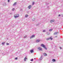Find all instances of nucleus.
Here are the masks:
<instances>
[{"label":"nucleus","instance_id":"obj_1","mask_svg":"<svg viewBox=\"0 0 63 63\" xmlns=\"http://www.w3.org/2000/svg\"><path fill=\"white\" fill-rule=\"evenodd\" d=\"M41 46H42V47H43L44 48H45L46 49H47V48L46 47V46L44 45L43 44H41Z\"/></svg>","mask_w":63,"mask_h":63},{"label":"nucleus","instance_id":"obj_2","mask_svg":"<svg viewBox=\"0 0 63 63\" xmlns=\"http://www.w3.org/2000/svg\"><path fill=\"white\" fill-rule=\"evenodd\" d=\"M34 37H35V35H32V36L30 37V38L31 39H32V38Z\"/></svg>","mask_w":63,"mask_h":63},{"label":"nucleus","instance_id":"obj_3","mask_svg":"<svg viewBox=\"0 0 63 63\" xmlns=\"http://www.w3.org/2000/svg\"><path fill=\"white\" fill-rule=\"evenodd\" d=\"M38 49H39V50H42V48H41V47H39L38 48Z\"/></svg>","mask_w":63,"mask_h":63},{"label":"nucleus","instance_id":"obj_4","mask_svg":"<svg viewBox=\"0 0 63 63\" xmlns=\"http://www.w3.org/2000/svg\"><path fill=\"white\" fill-rule=\"evenodd\" d=\"M30 52L31 53H33V52H34V51H33V50L32 49L31 50Z\"/></svg>","mask_w":63,"mask_h":63},{"label":"nucleus","instance_id":"obj_5","mask_svg":"<svg viewBox=\"0 0 63 63\" xmlns=\"http://www.w3.org/2000/svg\"><path fill=\"white\" fill-rule=\"evenodd\" d=\"M18 15V16H14L15 18H16V17H19V15Z\"/></svg>","mask_w":63,"mask_h":63},{"label":"nucleus","instance_id":"obj_6","mask_svg":"<svg viewBox=\"0 0 63 63\" xmlns=\"http://www.w3.org/2000/svg\"><path fill=\"white\" fill-rule=\"evenodd\" d=\"M54 20H51L50 21V22L51 23H52V22H54Z\"/></svg>","mask_w":63,"mask_h":63},{"label":"nucleus","instance_id":"obj_7","mask_svg":"<svg viewBox=\"0 0 63 63\" xmlns=\"http://www.w3.org/2000/svg\"><path fill=\"white\" fill-rule=\"evenodd\" d=\"M40 41V40H36V42H39Z\"/></svg>","mask_w":63,"mask_h":63},{"label":"nucleus","instance_id":"obj_8","mask_svg":"<svg viewBox=\"0 0 63 63\" xmlns=\"http://www.w3.org/2000/svg\"><path fill=\"white\" fill-rule=\"evenodd\" d=\"M31 7V5H30L28 7V8L29 9H30Z\"/></svg>","mask_w":63,"mask_h":63},{"label":"nucleus","instance_id":"obj_9","mask_svg":"<svg viewBox=\"0 0 63 63\" xmlns=\"http://www.w3.org/2000/svg\"><path fill=\"white\" fill-rule=\"evenodd\" d=\"M16 2L14 3L13 4V6H15V5H16Z\"/></svg>","mask_w":63,"mask_h":63},{"label":"nucleus","instance_id":"obj_10","mask_svg":"<svg viewBox=\"0 0 63 63\" xmlns=\"http://www.w3.org/2000/svg\"><path fill=\"white\" fill-rule=\"evenodd\" d=\"M58 33V32H56L54 33V35H57V34Z\"/></svg>","mask_w":63,"mask_h":63},{"label":"nucleus","instance_id":"obj_11","mask_svg":"<svg viewBox=\"0 0 63 63\" xmlns=\"http://www.w3.org/2000/svg\"><path fill=\"white\" fill-rule=\"evenodd\" d=\"M52 61H53V62H55V59H53Z\"/></svg>","mask_w":63,"mask_h":63},{"label":"nucleus","instance_id":"obj_12","mask_svg":"<svg viewBox=\"0 0 63 63\" xmlns=\"http://www.w3.org/2000/svg\"><path fill=\"white\" fill-rule=\"evenodd\" d=\"M27 59V58H25L24 59V61H26V60Z\"/></svg>","mask_w":63,"mask_h":63},{"label":"nucleus","instance_id":"obj_13","mask_svg":"<svg viewBox=\"0 0 63 63\" xmlns=\"http://www.w3.org/2000/svg\"><path fill=\"white\" fill-rule=\"evenodd\" d=\"M44 56H47V54L46 53L44 54Z\"/></svg>","mask_w":63,"mask_h":63},{"label":"nucleus","instance_id":"obj_14","mask_svg":"<svg viewBox=\"0 0 63 63\" xmlns=\"http://www.w3.org/2000/svg\"><path fill=\"white\" fill-rule=\"evenodd\" d=\"M50 38V39L51 40H52V39H53L52 38V37H50V38Z\"/></svg>","mask_w":63,"mask_h":63},{"label":"nucleus","instance_id":"obj_15","mask_svg":"<svg viewBox=\"0 0 63 63\" xmlns=\"http://www.w3.org/2000/svg\"><path fill=\"white\" fill-rule=\"evenodd\" d=\"M52 31V29H51L49 30V31Z\"/></svg>","mask_w":63,"mask_h":63},{"label":"nucleus","instance_id":"obj_16","mask_svg":"<svg viewBox=\"0 0 63 63\" xmlns=\"http://www.w3.org/2000/svg\"><path fill=\"white\" fill-rule=\"evenodd\" d=\"M50 39V38H48L47 39V40H49Z\"/></svg>","mask_w":63,"mask_h":63},{"label":"nucleus","instance_id":"obj_17","mask_svg":"<svg viewBox=\"0 0 63 63\" xmlns=\"http://www.w3.org/2000/svg\"><path fill=\"white\" fill-rule=\"evenodd\" d=\"M5 42H2V45H4V44H5Z\"/></svg>","mask_w":63,"mask_h":63},{"label":"nucleus","instance_id":"obj_18","mask_svg":"<svg viewBox=\"0 0 63 63\" xmlns=\"http://www.w3.org/2000/svg\"><path fill=\"white\" fill-rule=\"evenodd\" d=\"M28 16V15H26L25 16V17H27V16Z\"/></svg>","mask_w":63,"mask_h":63},{"label":"nucleus","instance_id":"obj_19","mask_svg":"<svg viewBox=\"0 0 63 63\" xmlns=\"http://www.w3.org/2000/svg\"><path fill=\"white\" fill-rule=\"evenodd\" d=\"M14 10H15V8H13L12 9V11H14Z\"/></svg>","mask_w":63,"mask_h":63},{"label":"nucleus","instance_id":"obj_20","mask_svg":"<svg viewBox=\"0 0 63 63\" xmlns=\"http://www.w3.org/2000/svg\"><path fill=\"white\" fill-rule=\"evenodd\" d=\"M15 59V60H16V59H17V57H16V58Z\"/></svg>","mask_w":63,"mask_h":63},{"label":"nucleus","instance_id":"obj_21","mask_svg":"<svg viewBox=\"0 0 63 63\" xmlns=\"http://www.w3.org/2000/svg\"><path fill=\"white\" fill-rule=\"evenodd\" d=\"M45 30H44V31H43V32H45Z\"/></svg>","mask_w":63,"mask_h":63},{"label":"nucleus","instance_id":"obj_22","mask_svg":"<svg viewBox=\"0 0 63 63\" xmlns=\"http://www.w3.org/2000/svg\"><path fill=\"white\" fill-rule=\"evenodd\" d=\"M31 61H33V59H32V60H31Z\"/></svg>","mask_w":63,"mask_h":63},{"label":"nucleus","instance_id":"obj_23","mask_svg":"<svg viewBox=\"0 0 63 63\" xmlns=\"http://www.w3.org/2000/svg\"><path fill=\"white\" fill-rule=\"evenodd\" d=\"M8 2H10V0H8Z\"/></svg>","mask_w":63,"mask_h":63},{"label":"nucleus","instance_id":"obj_24","mask_svg":"<svg viewBox=\"0 0 63 63\" xmlns=\"http://www.w3.org/2000/svg\"><path fill=\"white\" fill-rule=\"evenodd\" d=\"M34 2H33V3H32V5H34Z\"/></svg>","mask_w":63,"mask_h":63},{"label":"nucleus","instance_id":"obj_25","mask_svg":"<svg viewBox=\"0 0 63 63\" xmlns=\"http://www.w3.org/2000/svg\"><path fill=\"white\" fill-rule=\"evenodd\" d=\"M60 49H62V48H61V47H60Z\"/></svg>","mask_w":63,"mask_h":63},{"label":"nucleus","instance_id":"obj_26","mask_svg":"<svg viewBox=\"0 0 63 63\" xmlns=\"http://www.w3.org/2000/svg\"><path fill=\"white\" fill-rule=\"evenodd\" d=\"M26 36H25L24 37V38H26Z\"/></svg>","mask_w":63,"mask_h":63},{"label":"nucleus","instance_id":"obj_27","mask_svg":"<svg viewBox=\"0 0 63 63\" xmlns=\"http://www.w3.org/2000/svg\"><path fill=\"white\" fill-rule=\"evenodd\" d=\"M7 45H9V43H7Z\"/></svg>","mask_w":63,"mask_h":63},{"label":"nucleus","instance_id":"obj_28","mask_svg":"<svg viewBox=\"0 0 63 63\" xmlns=\"http://www.w3.org/2000/svg\"><path fill=\"white\" fill-rule=\"evenodd\" d=\"M60 16V15H59V16Z\"/></svg>","mask_w":63,"mask_h":63},{"label":"nucleus","instance_id":"obj_29","mask_svg":"<svg viewBox=\"0 0 63 63\" xmlns=\"http://www.w3.org/2000/svg\"><path fill=\"white\" fill-rule=\"evenodd\" d=\"M36 59V58H34V59Z\"/></svg>","mask_w":63,"mask_h":63}]
</instances>
